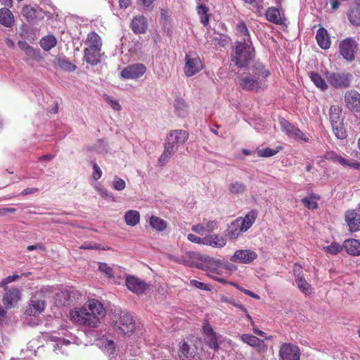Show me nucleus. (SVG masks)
Masks as SVG:
<instances>
[{
    "label": "nucleus",
    "mask_w": 360,
    "mask_h": 360,
    "mask_svg": "<svg viewBox=\"0 0 360 360\" xmlns=\"http://www.w3.org/2000/svg\"><path fill=\"white\" fill-rule=\"evenodd\" d=\"M70 316L71 320L79 325L96 328L101 319L105 316V309L101 302L92 299L87 301L83 307L71 310Z\"/></svg>",
    "instance_id": "f257e3e1"
},
{
    "label": "nucleus",
    "mask_w": 360,
    "mask_h": 360,
    "mask_svg": "<svg viewBox=\"0 0 360 360\" xmlns=\"http://www.w3.org/2000/svg\"><path fill=\"white\" fill-rule=\"evenodd\" d=\"M255 56V49L252 44L236 41L232 55V62L238 68L247 66Z\"/></svg>",
    "instance_id": "f03ea898"
},
{
    "label": "nucleus",
    "mask_w": 360,
    "mask_h": 360,
    "mask_svg": "<svg viewBox=\"0 0 360 360\" xmlns=\"http://www.w3.org/2000/svg\"><path fill=\"white\" fill-rule=\"evenodd\" d=\"M238 84L242 89L255 93L267 88V84L263 79H257L250 73L238 77Z\"/></svg>",
    "instance_id": "7ed1b4c3"
},
{
    "label": "nucleus",
    "mask_w": 360,
    "mask_h": 360,
    "mask_svg": "<svg viewBox=\"0 0 360 360\" xmlns=\"http://www.w3.org/2000/svg\"><path fill=\"white\" fill-rule=\"evenodd\" d=\"M326 77L330 86L337 89H342L350 86L352 75L345 72H328Z\"/></svg>",
    "instance_id": "20e7f679"
},
{
    "label": "nucleus",
    "mask_w": 360,
    "mask_h": 360,
    "mask_svg": "<svg viewBox=\"0 0 360 360\" xmlns=\"http://www.w3.org/2000/svg\"><path fill=\"white\" fill-rule=\"evenodd\" d=\"M116 330L120 334L131 335L136 329L135 321L131 314L122 312L115 321Z\"/></svg>",
    "instance_id": "39448f33"
},
{
    "label": "nucleus",
    "mask_w": 360,
    "mask_h": 360,
    "mask_svg": "<svg viewBox=\"0 0 360 360\" xmlns=\"http://www.w3.org/2000/svg\"><path fill=\"white\" fill-rule=\"evenodd\" d=\"M358 51V44L356 41L348 37L342 40L339 44V52L342 58L347 62H352Z\"/></svg>",
    "instance_id": "423d86ee"
},
{
    "label": "nucleus",
    "mask_w": 360,
    "mask_h": 360,
    "mask_svg": "<svg viewBox=\"0 0 360 360\" xmlns=\"http://www.w3.org/2000/svg\"><path fill=\"white\" fill-rule=\"evenodd\" d=\"M185 61L184 70L186 77H192L196 75L204 68L202 62L196 53L186 54Z\"/></svg>",
    "instance_id": "0eeeda50"
},
{
    "label": "nucleus",
    "mask_w": 360,
    "mask_h": 360,
    "mask_svg": "<svg viewBox=\"0 0 360 360\" xmlns=\"http://www.w3.org/2000/svg\"><path fill=\"white\" fill-rule=\"evenodd\" d=\"M178 355L182 360H200V354L194 345H189L183 340L179 344Z\"/></svg>",
    "instance_id": "6e6552de"
},
{
    "label": "nucleus",
    "mask_w": 360,
    "mask_h": 360,
    "mask_svg": "<svg viewBox=\"0 0 360 360\" xmlns=\"http://www.w3.org/2000/svg\"><path fill=\"white\" fill-rule=\"evenodd\" d=\"M202 331L205 343L215 352L219 348L217 333L207 321L203 323Z\"/></svg>",
    "instance_id": "1a4fd4ad"
},
{
    "label": "nucleus",
    "mask_w": 360,
    "mask_h": 360,
    "mask_svg": "<svg viewBox=\"0 0 360 360\" xmlns=\"http://www.w3.org/2000/svg\"><path fill=\"white\" fill-rule=\"evenodd\" d=\"M281 360H300V350L298 346L292 343H283L279 349Z\"/></svg>",
    "instance_id": "9d476101"
},
{
    "label": "nucleus",
    "mask_w": 360,
    "mask_h": 360,
    "mask_svg": "<svg viewBox=\"0 0 360 360\" xmlns=\"http://www.w3.org/2000/svg\"><path fill=\"white\" fill-rule=\"evenodd\" d=\"M146 67L142 63H135L125 67L121 72V76L127 79L141 77L145 74Z\"/></svg>",
    "instance_id": "9b49d317"
},
{
    "label": "nucleus",
    "mask_w": 360,
    "mask_h": 360,
    "mask_svg": "<svg viewBox=\"0 0 360 360\" xmlns=\"http://www.w3.org/2000/svg\"><path fill=\"white\" fill-rule=\"evenodd\" d=\"M345 106L351 111L360 112V94L354 89H350L344 95Z\"/></svg>",
    "instance_id": "f8f14e48"
},
{
    "label": "nucleus",
    "mask_w": 360,
    "mask_h": 360,
    "mask_svg": "<svg viewBox=\"0 0 360 360\" xmlns=\"http://www.w3.org/2000/svg\"><path fill=\"white\" fill-rule=\"evenodd\" d=\"M125 284L130 291L137 295L143 294L148 288V285L144 281L134 276H127Z\"/></svg>",
    "instance_id": "ddd939ff"
},
{
    "label": "nucleus",
    "mask_w": 360,
    "mask_h": 360,
    "mask_svg": "<svg viewBox=\"0 0 360 360\" xmlns=\"http://www.w3.org/2000/svg\"><path fill=\"white\" fill-rule=\"evenodd\" d=\"M4 289L6 292L3 295L2 302L6 309H11L20 300V292L15 288L8 290V288L6 287Z\"/></svg>",
    "instance_id": "4468645a"
},
{
    "label": "nucleus",
    "mask_w": 360,
    "mask_h": 360,
    "mask_svg": "<svg viewBox=\"0 0 360 360\" xmlns=\"http://www.w3.org/2000/svg\"><path fill=\"white\" fill-rule=\"evenodd\" d=\"M257 257V254L250 250H238L231 257V260L233 262L249 264Z\"/></svg>",
    "instance_id": "2eb2a0df"
},
{
    "label": "nucleus",
    "mask_w": 360,
    "mask_h": 360,
    "mask_svg": "<svg viewBox=\"0 0 360 360\" xmlns=\"http://www.w3.org/2000/svg\"><path fill=\"white\" fill-rule=\"evenodd\" d=\"M240 339L243 342L247 343L250 346L254 347L259 353L266 351L267 346L264 340L251 334H243Z\"/></svg>",
    "instance_id": "dca6fc26"
},
{
    "label": "nucleus",
    "mask_w": 360,
    "mask_h": 360,
    "mask_svg": "<svg viewBox=\"0 0 360 360\" xmlns=\"http://www.w3.org/2000/svg\"><path fill=\"white\" fill-rule=\"evenodd\" d=\"M345 221L350 232H356L360 230V214L355 210L346 211Z\"/></svg>",
    "instance_id": "f3484780"
},
{
    "label": "nucleus",
    "mask_w": 360,
    "mask_h": 360,
    "mask_svg": "<svg viewBox=\"0 0 360 360\" xmlns=\"http://www.w3.org/2000/svg\"><path fill=\"white\" fill-rule=\"evenodd\" d=\"M189 134L187 131L179 129L172 131L167 136V141L172 145H183L188 139Z\"/></svg>",
    "instance_id": "a211bd4d"
},
{
    "label": "nucleus",
    "mask_w": 360,
    "mask_h": 360,
    "mask_svg": "<svg viewBox=\"0 0 360 360\" xmlns=\"http://www.w3.org/2000/svg\"><path fill=\"white\" fill-rule=\"evenodd\" d=\"M44 300L33 298L26 307L25 314L28 316L38 315L44 311Z\"/></svg>",
    "instance_id": "6ab92c4d"
},
{
    "label": "nucleus",
    "mask_w": 360,
    "mask_h": 360,
    "mask_svg": "<svg viewBox=\"0 0 360 360\" xmlns=\"http://www.w3.org/2000/svg\"><path fill=\"white\" fill-rule=\"evenodd\" d=\"M178 148L176 146L172 145L167 141L164 143V151L158 159V165L161 167L168 162L171 157L176 153Z\"/></svg>",
    "instance_id": "aec40b11"
},
{
    "label": "nucleus",
    "mask_w": 360,
    "mask_h": 360,
    "mask_svg": "<svg viewBox=\"0 0 360 360\" xmlns=\"http://www.w3.org/2000/svg\"><path fill=\"white\" fill-rule=\"evenodd\" d=\"M246 230L240 222V217L235 219L228 227L226 236L231 239H236L242 233Z\"/></svg>",
    "instance_id": "412c9836"
},
{
    "label": "nucleus",
    "mask_w": 360,
    "mask_h": 360,
    "mask_svg": "<svg viewBox=\"0 0 360 360\" xmlns=\"http://www.w3.org/2000/svg\"><path fill=\"white\" fill-rule=\"evenodd\" d=\"M316 39L318 45L322 49H328L331 46V41L328 32L327 30L323 27L317 30Z\"/></svg>",
    "instance_id": "4be33fe9"
},
{
    "label": "nucleus",
    "mask_w": 360,
    "mask_h": 360,
    "mask_svg": "<svg viewBox=\"0 0 360 360\" xmlns=\"http://www.w3.org/2000/svg\"><path fill=\"white\" fill-rule=\"evenodd\" d=\"M101 49L86 47L84 51V57L87 63L95 65L101 60Z\"/></svg>",
    "instance_id": "5701e85b"
},
{
    "label": "nucleus",
    "mask_w": 360,
    "mask_h": 360,
    "mask_svg": "<svg viewBox=\"0 0 360 360\" xmlns=\"http://www.w3.org/2000/svg\"><path fill=\"white\" fill-rule=\"evenodd\" d=\"M252 75L257 79H263L266 82L267 78L270 76L271 72L266 66L259 61H256L252 68Z\"/></svg>",
    "instance_id": "b1692460"
},
{
    "label": "nucleus",
    "mask_w": 360,
    "mask_h": 360,
    "mask_svg": "<svg viewBox=\"0 0 360 360\" xmlns=\"http://www.w3.org/2000/svg\"><path fill=\"white\" fill-rule=\"evenodd\" d=\"M147 27V20L143 15L135 16L131 22V28L135 34L146 32Z\"/></svg>",
    "instance_id": "393cba45"
},
{
    "label": "nucleus",
    "mask_w": 360,
    "mask_h": 360,
    "mask_svg": "<svg viewBox=\"0 0 360 360\" xmlns=\"http://www.w3.org/2000/svg\"><path fill=\"white\" fill-rule=\"evenodd\" d=\"M343 248L345 251L350 255H360V240L356 239L345 240L343 243Z\"/></svg>",
    "instance_id": "a878e982"
},
{
    "label": "nucleus",
    "mask_w": 360,
    "mask_h": 360,
    "mask_svg": "<svg viewBox=\"0 0 360 360\" xmlns=\"http://www.w3.org/2000/svg\"><path fill=\"white\" fill-rule=\"evenodd\" d=\"M226 244V238L220 234H213L205 236V245L220 248L225 246Z\"/></svg>",
    "instance_id": "bb28decb"
},
{
    "label": "nucleus",
    "mask_w": 360,
    "mask_h": 360,
    "mask_svg": "<svg viewBox=\"0 0 360 360\" xmlns=\"http://www.w3.org/2000/svg\"><path fill=\"white\" fill-rule=\"evenodd\" d=\"M84 44L89 48L102 49L103 42L101 37L94 31L87 34Z\"/></svg>",
    "instance_id": "cd10ccee"
},
{
    "label": "nucleus",
    "mask_w": 360,
    "mask_h": 360,
    "mask_svg": "<svg viewBox=\"0 0 360 360\" xmlns=\"http://www.w3.org/2000/svg\"><path fill=\"white\" fill-rule=\"evenodd\" d=\"M281 127L285 131V133L293 138L302 139L303 133L297 127H295L290 122L285 120H283L281 122Z\"/></svg>",
    "instance_id": "c85d7f7f"
},
{
    "label": "nucleus",
    "mask_w": 360,
    "mask_h": 360,
    "mask_svg": "<svg viewBox=\"0 0 360 360\" xmlns=\"http://www.w3.org/2000/svg\"><path fill=\"white\" fill-rule=\"evenodd\" d=\"M0 23L6 27H11L13 25L14 17L8 8L0 9Z\"/></svg>",
    "instance_id": "c756f323"
},
{
    "label": "nucleus",
    "mask_w": 360,
    "mask_h": 360,
    "mask_svg": "<svg viewBox=\"0 0 360 360\" xmlns=\"http://www.w3.org/2000/svg\"><path fill=\"white\" fill-rule=\"evenodd\" d=\"M266 19L273 23L276 25H281L283 22V20L281 18L280 11L274 7H271L267 9L266 11Z\"/></svg>",
    "instance_id": "7c9ffc66"
},
{
    "label": "nucleus",
    "mask_w": 360,
    "mask_h": 360,
    "mask_svg": "<svg viewBox=\"0 0 360 360\" xmlns=\"http://www.w3.org/2000/svg\"><path fill=\"white\" fill-rule=\"evenodd\" d=\"M236 34L238 37H243L240 41L252 44L250 32L245 22L241 21L237 24Z\"/></svg>",
    "instance_id": "2f4dec72"
},
{
    "label": "nucleus",
    "mask_w": 360,
    "mask_h": 360,
    "mask_svg": "<svg viewBox=\"0 0 360 360\" xmlns=\"http://www.w3.org/2000/svg\"><path fill=\"white\" fill-rule=\"evenodd\" d=\"M295 282L300 290L306 296H309L314 293V288L305 280L304 276H299L298 278H296Z\"/></svg>",
    "instance_id": "473e14b6"
},
{
    "label": "nucleus",
    "mask_w": 360,
    "mask_h": 360,
    "mask_svg": "<svg viewBox=\"0 0 360 360\" xmlns=\"http://www.w3.org/2000/svg\"><path fill=\"white\" fill-rule=\"evenodd\" d=\"M258 212L256 210L248 212L244 218H240V222L246 231L252 226L257 218Z\"/></svg>",
    "instance_id": "72a5a7b5"
},
{
    "label": "nucleus",
    "mask_w": 360,
    "mask_h": 360,
    "mask_svg": "<svg viewBox=\"0 0 360 360\" xmlns=\"http://www.w3.org/2000/svg\"><path fill=\"white\" fill-rule=\"evenodd\" d=\"M39 44L42 49L47 51L56 46L57 39L53 35H47L40 39Z\"/></svg>",
    "instance_id": "f704fd0d"
},
{
    "label": "nucleus",
    "mask_w": 360,
    "mask_h": 360,
    "mask_svg": "<svg viewBox=\"0 0 360 360\" xmlns=\"http://www.w3.org/2000/svg\"><path fill=\"white\" fill-rule=\"evenodd\" d=\"M342 121L335 122L331 124L333 131L339 139H344L347 137V132Z\"/></svg>",
    "instance_id": "c9c22d12"
},
{
    "label": "nucleus",
    "mask_w": 360,
    "mask_h": 360,
    "mask_svg": "<svg viewBox=\"0 0 360 360\" xmlns=\"http://www.w3.org/2000/svg\"><path fill=\"white\" fill-rule=\"evenodd\" d=\"M124 219L127 225L134 226L140 221L139 212L136 210H129L125 213Z\"/></svg>",
    "instance_id": "e433bc0d"
},
{
    "label": "nucleus",
    "mask_w": 360,
    "mask_h": 360,
    "mask_svg": "<svg viewBox=\"0 0 360 360\" xmlns=\"http://www.w3.org/2000/svg\"><path fill=\"white\" fill-rule=\"evenodd\" d=\"M347 15L349 22L352 25H360V5L352 8L349 11Z\"/></svg>",
    "instance_id": "4c0bfd02"
},
{
    "label": "nucleus",
    "mask_w": 360,
    "mask_h": 360,
    "mask_svg": "<svg viewBox=\"0 0 360 360\" xmlns=\"http://www.w3.org/2000/svg\"><path fill=\"white\" fill-rule=\"evenodd\" d=\"M310 79L315 86L321 91H326L328 89V84L325 79L317 72L310 73Z\"/></svg>",
    "instance_id": "58836bf2"
},
{
    "label": "nucleus",
    "mask_w": 360,
    "mask_h": 360,
    "mask_svg": "<svg viewBox=\"0 0 360 360\" xmlns=\"http://www.w3.org/2000/svg\"><path fill=\"white\" fill-rule=\"evenodd\" d=\"M330 121V124L335 122H340L343 120L341 117L342 109L338 105H332L329 110Z\"/></svg>",
    "instance_id": "ea45409f"
},
{
    "label": "nucleus",
    "mask_w": 360,
    "mask_h": 360,
    "mask_svg": "<svg viewBox=\"0 0 360 360\" xmlns=\"http://www.w3.org/2000/svg\"><path fill=\"white\" fill-rule=\"evenodd\" d=\"M325 159L327 160H330L334 162H338L342 166H345L348 165V160L345 158H342L341 155L337 154L334 151L328 152L326 153L324 156Z\"/></svg>",
    "instance_id": "a19ab883"
},
{
    "label": "nucleus",
    "mask_w": 360,
    "mask_h": 360,
    "mask_svg": "<svg viewBox=\"0 0 360 360\" xmlns=\"http://www.w3.org/2000/svg\"><path fill=\"white\" fill-rule=\"evenodd\" d=\"M283 150V146H278L275 149L266 148L259 149L257 151V155L262 158H269L276 155L279 151Z\"/></svg>",
    "instance_id": "79ce46f5"
},
{
    "label": "nucleus",
    "mask_w": 360,
    "mask_h": 360,
    "mask_svg": "<svg viewBox=\"0 0 360 360\" xmlns=\"http://www.w3.org/2000/svg\"><path fill=\"white\" fill-rule=\"evenodd\" d=\"M150 226L159 231H162L167 228V222L155 216H152L150 219Z\"/></svg>",
    "instance_id": "37998d69"
},
{
    "label": "nucleus",
    "mask_w": 360,
    "mask_h": 360,
    "mask_svg": "<svg viewBox=\"0 0 360 360\" xmlns=\"http://www.w3.org/2000/svg\"><path fill=\"white\" fill-rule=\"evenodd\" d=\"M37 11L30 5H25L22 8V15L29 22H33L37 19Z\"/></svg>",
    "instance_id": "c03bdc74"
},
{
    "label": "nucleus",
    "mask_w": 360,
    "mask_h": 360,
    "mask_svg": "<svg viewBox=\"0 0 360 360\" xmlns=\"http://www.w3.org/2000/svg\"><path fill=\"white\" fill-rule=\"evenodd\" d=\"M208 8L205 5L198 6V14L200 15V22L203 25L207 26L209 24L210 15L207 13Z\"/></svg>",
    "instance_id": "a18cd8bd"
},
{
    "label": "nucleus",
    "mask_w": 360,
    "mask_h": 360,
    "mask_svg": "<svg viewBox=\"0 0 360 360\" xmlns=\"http://www.w3.org/2000/svg\"><path fill=\"white\" fill-rule=\"evenodd\" d=\"M343 249V245H341L337 242H333L330 245L323 248L325 252L333 255L340 253Z\"/></svg>",
    "instance_id": "49530a36"
},
{
    "label": "nucleus",
    "mask_w": 360,
    "mask_h": 360,
    "mask_svg": "<svg viewBox=\"0 0 360 360\" xmlns=\"http://www.w3.org/2000/svg\"><path fill=\"white\" fill-rule=\"evenodd\" d=\"M229 189L231 193L240 194L245 191L246 186L243 183L235 181L229 185Z\"/></svg>",
    "instance_id": "de8ad7c7"
},
{
    "label": "nucleus",
    "mask_w": 360,
    "mask_h": 360,
    "mask_svg": "<svg viewBox=\"0 0 360 360\" xmlns=\"http://www.w3.org/2000/svg\"><path fill=\"white\" fill-rule=\"evenodd\" d=\"M30 274H31L30 272L24 273V274H22L21 275L14 274V275H12V276H8L4 278L0 282V288L4 287V288H5L8 283H12V282L16 281L17 279L21 278L22 276H27Z\"/></svg>",
    "instance_id": "09e8293b"
},
{
    "label": "nucleus",
    "mask_w": 360,
    "mask_h": 360,
    "mask_svg": "<svg viewBox=\"0 0 360 360\" xmlns=\"http://www.w3.org/2000/svg\"><path fill=\"white\" fill-rule=\"evenodd\" d=\"M98 269L103 273L108 278H114V270L106 263L100 262L98 264Z\"/></svg>",
    "instance_id": "8fccbe9b"
},
{
    "label": "nucleus",
    "mask_w": 360,
    "mask_h": 360,
    "mask_svg": "<svg viewBox=\"0 0 360 360\" xmlns=\"http://www.w3.org/2000/svg\"><path fill=\"white\" fill-rule=\"evenodd\" d=\"M186 107V103L184 101L179 99L175 101L174 108L179 116L184 115Z\"/></svg>",
    "instance_id": "3c124183"
},
{
    "label": "nucleus",
    "mask_w": 360,
    "mask_h": 360,
    "mask_svg": "<svg viewBox=\"0 0 360 360\" xmlns=\"http://www.w3.org/2000/svg\"><path fill=\"white\" fill-rule=\"evenodd\" d=\"M302 204L308 209L315 210L318 207V203L312 197H307L302 199Z\"/></svg>",
    "instance_id": "603ef678"
},
{
    "label": "nucleus",
    "mask_w": 360,
    "mask_h": 360,
    "mask_svg": "<svg viewBox=\"0 0 360 360\" xmlns=\"http://www.w3.org/2000/svg\"><path fill=\"white\" fill-rule=\"evenodd\" d=\"M105 101L110 105V107L117 111H120L122 109V107L120 104L119 103L118 101L117 100H112L108 95L104 94L103 96Z\"/></svg>",
    "instance_id": "864d4df0"
},
{
    "label": "nucleus",
    "mask_w": 360,
    "mask_h": 360,
    "mask_svg": "<svg viewBox=\"0 0 360 360\" xmlns=\"http://www.w3.org/2000/svg\"><path fill=\"white\" fill-rule=\"evenodd\" d=\"M102 347L109 354H113L115 351V342L112 340L103 341Z\"/></svg>",
    "instance_id": "5fc2aeb1"
},
{
    "label": "nucleus",
    "mask_w": 360,
    "mask_h": 360,
    "mask_svg": "<svg viewBox=\"0 0 360 360\" xmlns=\"http://www.w3.org/2000/svg\"><path fill=\"white\" fill-rule=\"evenodd\" d=\"M220 301L221 302H224V303H229V304L233 305L234 307L238 308L242 311H246V308L244 307L243 304L237 303L233 300L230 299L227 297H221L220 299Z\"/></svg>",
    "instance_id": "6e6d98bb"
},
{
    "label": "nucleus",
    "mask_w": 360,
    "mask_h": 360,
    "mask_svg": "<svg viewBox=\"0 0 360 360\" xmlns=\"http://www.w3.org/2000/svg\"><path fill=\"white\" fill-rule=\"evenodd\" d=\"M126 187L125 181L117 176L114 178L113 181V188L116 191H122Z\"/></svg>",
    "instance_id": "4d7b16f0"
},
{
    "label": "nucleus",
    "mask_w": 360,
    "mask_h": 360,
    "mask_svg": "<svg viewBox=\"0 0 360 360\" xmlns=\"http://www.w3.org/2000/svg\"><path fill=\"white\" fill-rule=\"evenodd\" d=\"M218 224H219V222L217 220L208 221L205 226V231L212 232L214 230L217 229Z\"/></svg>",
    "instance_id": "13d9d810"
},
{
    "label": "nucleus",
    "mask_w": 360,
    "mask_h": 360,
    "mask_svg": "<svg viewBox=\"0 0 360 360\" xmlns=\"http://www.w3.org/2000/svg\"><path fill=\"white\" fill-rule=\"evenodd\" d=\"M93 165V174L92 177L94 180H98L102 176V171L100 167L96 162L92 163Z\"/></svg>",
    "instance_id": "bf43d9fd"
},
{
    "label": "nucleus",
    "mask_w": 360,
    "mask_h": 360,
    "mask_svg": "<svg viewBox=\"0 0 360 360\" xmlns=\"http://www.w3.org/2000/svg\"><path fill=\"white\" fill-rule=\"evenodd\" d=\"M188 239L194 243L205 245V236L204 238H200L193 233L188 235Z\"/></svg>",
    "instance_id": "052dcab7"
},
{
    "label": "nucleus",
    "mask_w": 360,
    "mask_h": 360,
    "mask_svg": "<svg viewBox=\"0 0 360 360\" xmlns=\"http://www.w3.org/2000/svg\"><path fill=\"white\" fill-rule=\"evenodd\" d=\"M60 66L64 68L65 70H67L68 71H74L76 70L77 66L74 64H72L70 62L66 61L65 60H61L60 62Z\"/></svg>",
    "instance_id": "680f3d73"
},
{
    "label": "nucleus",
    "mask_w": 360,
    "mask_h": 360,
    "mask_svg": "<svg viewBox=\"0 0 360 360\" xmlns=\"http://www.w3.org/2000/svg\"><path fill=\"white\" fill-rule=\"evenodd\" d=\"M190 283L193 286H194L198 289L206 290H209V288L206 283L200 282L197 280L192 279V280H191Z\"/></svg>",
    "instance_id": "e2e57ef3"
},
{
    "label": "nucleus",
    "mask_w": 360,
    "mask_h": 360,
    "mask_svg": "<svg viewBox=\"0 0 360 360\" xmlns=\"http://www.w3.org/2000/svg\"><path fill=\"white\" fill-rule=\"evenodd\" d=\"M293 273L295 278H298L299 276H304L302 274V266L298 263L294 264Z\"/></svg>",
    "instance_id": "0e129e2a"
},
{
    "label": "nucleus",
    "mask_w": 360,
    "mask_h": 360,
    "mask_svg": "<svg viewBox=\"0 0 360 360\" xmlns=\"http://www.w3.org/2000/svg\"><path fill=\"white\" fill-rule=\"evenodd\" d=\"M191 229L193 231L201 235L205 231V226L200 224L193 225Z\"/></svg>",
    "instance_id": "69168bd1"
},
{
    "label": "nucleus",
    "mask_w": 360,
    "mask_h": 360,
    "mask_svg": "<svg viewBox=\"0 0 360 360\" xmlns=\"http://www.w3.org/2000/svg\"><path fill=\"white\" fill-rule=\"evenodd\" d=\"M27 250L28 251H32V250H41V251H44L46 250L44 245L41 243H37L36 245H28L27 247Z\"/></svg>",
    "instance_id": "338daca9"
},
{
    "label": "nucleus",
    "mask_w": 360,
    "mask_h": 360,
    "mask_svg": "<svg viewBox=\"0 0 360 360\" xmlns=\"http://www.w3.org/2000/svg\"><path fill=\"white\" fill-rule=\"evenodd\" d=\"M16 209L13 207H1L0 208V217L6 216L8 214H12L15 212Z\"/></svg>",
    "instance_id": "774afa93"
}]
</instances>
